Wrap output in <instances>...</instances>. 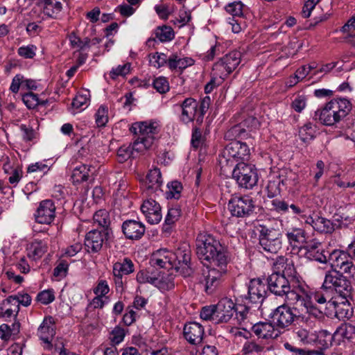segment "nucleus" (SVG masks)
Returning a JSON list of instances; mask_svg holds the SVG:
<instances>
[{
	"instance_id": "nucleus-1",
	"label": "nucleus",
	"mask_w": 355,
	"mask_h": 355,
	"mask_svg": "<svg viewBox=\"0 0 355 355\" xmlns=\"http://www.w3.org/2000/svg\"><path fill=\"white\" fill-rule=\"evenodd\" d=\"M196 254L207 271H203L200 282L207 295L215 293L227 273L228 255L226 248L210 234L196 241Z\"/></svg>"
},
{
	"instance_id": "nucleus-2",
	"label": "nucleus",
	"mask_w": 355,
	"mask_h": 355,
	"mask_svg": "<svg viewBox=\"0 0 355 355\" xmlns=\"http://www.w3.org/2000/svg\"><path fill=\"white\" fill-rule=\"evenodd\" d=\"M267 288L276 296L285 297V301L293 306H309V299L298 292L296 288L281 272H272L266 279Z\"/></svg>"
},
{
	"instance_id": "nucleus-3",
	"label": "nucleus",
	"mask_w": 355,
	"mask_h": 355,
	"mask_svg": "<svg viewBox=\"0 0 355 355\" xmlns=\"http://www.w3.org/2000/svg\"><path fill=\"white\" fill-rule=\"evenodd\" d=\"M352 107L347 98H334L315 112L313 119L324 125H334L349 114Z\"/></svg>"
},
{
	"instance_id": "nucleus-4",
	"label": "nucleus",
	"mask_w": 355,
	"mask_h": 355,
	"mask_svg": "<svg viewBox=\"0 0 355 355\" xmlns=\"http://www.w3.org/2000/svg\"><path fill=\"white\" fill-rule=\"evenodd\" d=\"M250 148L245 143L238 140L227 144L218 156V164L221 173L227 174L241 160H248Z\"/></svg>"
},
{
	"instance_id": "nucleus-5",
	"label": "nucleus",
	"mask_w": 355,
	"mask_h": 355,
	"mask_svg": "<svg viewBox=\"0 0 355 355\" xmlns=\"http://www.w3.org/2000/svg\"><path fill=\"white\" fill-rule=\"evenodd\" d=\"M321 288L334 292L340 299L352 298L353 287L351 281L337 269L326 272Z\"/></svg>"
},
{
	"instance_id": "nucleus-6",
	"label": "nucleus",
	"mask_w": 355,
	"mask_h": 355,
	"mask_svg": "<svg viewBox=\"0 0 355 355\" xmlns=\"http://www.w3.org/2000/svg\"><path fill=\"white\" fill-rule=\"evenodd\" d=\"M290 304L286 302L277 306L270 314V319L280 334L282 331L289 330L290 327L293 325L300 316L297 308L291 307Z\"/></svg>"
},
{
	"instance_id": "nucleus-7",
	"label": "nucleus",
	"mask_w": 355,
	"mask_h": 355,
	"mask_svg": "<svg viewBox=\"0 0 355 355\" xmlns=\"http://www.w3.org/2000/svg\"><path fill=\"white\" fill-rule=\"evenodd\" d=\"M259 244L262 250L269 254H277L282 248V234L279 229L260 225Z\"/></svg>"
},
{
	"instance_id": "nucleus-8",
	"label": "nucleus",
	"mask_w": 355,
	"mask_h": 355,
	"mask_svg": "<svg viewBox=\"0 0 355 355\" xmlns=\"http://www.w3.org/2000/svg\"><path fill=\"white\" fill-rule=\"evenodd\" d=\"M173 267L184 277L193 276L195 272L193 263L191 261V250L189 243L184 242L172 252Z\"/></svg>"
},
{
	"instance_id": "nucleus-9",
	"label": "nucleus",
	"mask_w": 355,
	"mask_h": 355,
	"mask_svg": "<svg viewBox=\"0 0 355 355\" xmlns=\"http://www.w3.org/2000/svg\"><path fill=\"white\" fill-rule=\"evenodd\" d=\"M232 178L238 184L245 189H252L258 182L257 169L254 165L240 162L231 170Z\"/></svg>"
},
{
	"instance_id": "nucleus-10",
	"label": "nucleus",
	"mask_w": 355,
	"mask_h": 355,
	"mask_svg": "<svg viewBox=\"0 0 355 355\" xmlns=\"http://www.w3.org/2000/svg\"><path fill=\"white\" fill-rule=\"evenodd\" d=\"M241 60V53L232 51L214 64L212 69L214 74L225 80L239 66Z\"/></svg>"
},
{
	"instance_id": "nucleus-11",
	"label": "nucleus",
	"mask_w": 355,
	"mask_h": 355,
	"mask_svg": "<svg viewBox=\"0 0 355 355\" xmlns=\"http://www.w3.org/2000/svg\"><path fill=\"white\" fill-rule=\"evenodd\" d=\"M228 209L233 216L248 217L254 212V201L252 197L248 195L234 196L229 200Z\"/></svg>"
},
{
	"instance_id": "nucleus-12",
	"label": "nucleus",
	"mask_w": 355,
	"mask_h": 355,
	"mask_svg": "<svg viewBox=\"0 0 355 355\" xmlns=\"http://www.w3.org/2000/svg\"><path fill=\"white\" fill-rule=\"evenodd\" d=\"M257 309L254 308V305L248 303V302L242 299L241 303L237 300V302L235 303V318L234 320H236V324L240 325L243 330H246L254 322V312Z\"/></svg>"
},
{
	"instance_id": "nucleus-13",
	"label": "nucleus",
	"mask_w": 355,
	"mask_h": 355,
	"mask_svg": "<svg viewBox=\"0 0 355 355\" xmlns=\"http://www.w3.org/2000/svg\"><path fill=\"white\" fill-rule=\"evenodd\" d=\"M112 234L100 231L94 228L89 231L85 236L84 246L88 253H98L111 238Z\"/></svg>"
},
{
	"instance_id": "nucleus-14",
	"label": "nucleus",
	"mask_w": 355,
	"mask_h": 355,
	"mask_svg": "<svg viewBox=\"0 0 355 355\" xmlns=\"http://www.w3.org/2000/svg\"><path fill=\"white\" fill-rule=\"evenodd\" d=\"M266 293V284L259 278L253 279L249 282L248 294L241 296V298L254 305V308H259L263 301Z\"/></svg>"
},
{
	"instance_id": "nucleus-15",
	"label": "nucleus",
	"mask_w": 355,
	"mask_h": 355,
	"mask_svg": "<svg viewBox=\"0 0 355 355\" xmlns=\"http://www.w3.org/2000/svg\"><path fill=\"white\" fill-rule=\"evenodd\" d=\"M281 275L284 276L286 279L289 281L291 285L294 286L298 292H302V294L310 299V291L309 286L303 281L302 277L297 272L293 260H291L285 266V268L281 272Z\"/></svg>"
},
{
	"instance_id": "nucleus-16",
	"label": "nucleus",
	"mask_w": 355,
	"mask_h": 355,
	"mask_svg": "<svg viewBox=\"0 0 355 355\" xmlns=\"http://www.w3.org/2000/svg\"><path fill=\"white\" fill-rule=\"evenodd\" d=\"M331 267L334 269L339 268L343 274H351L352 270H355V265L349 255L347 250H335L329 254Z\"/></svg>"
},
{
	"instance_id": "nucleus-17",
	"label": "nucleus",
	"mask_w": 355,
	"mask_h": 355,
	"mask_svg": "<svg viewBox=\"0 0 355 355\" xmlns=\"http://www.w3.org/2000/svg\"><path fill=\"white\" fill-rule=\"evenodd\" d=\"M134 271V264L132 261L125 258L121 262H116L113 265L114 282L116 291L122 293L123 291V276L128 275Z\"/></svg>"
},
{
	"instance_id": "nucleus-18",
	"label": "nucleus",
	"mask_w": 355,
	"mask_h": 355,
	"mask_svg": "<svg viewBox=\"0 0 355 355\" xmlns=\"http://www.w3.org/2000/svg\"><path fill=\"white\" fill-rule=\"evenodd\" d=\"M55 209L53 200L41 201L34 215L35 221L40 224L50 225L55 218Z\"/></svg>"
},
{
	"instance_id": "nucleus-19",
	"label": "nucleus",
	"mask_w": 355,
	"mask_h": 355,
	"mask_svg": "<svg viewBox=\"0 0 355 355\" xmlns=\"http://www.w3.org/2000/svg\"><path fill=\"white\" fill-rule=\"evenodd\" d=\"M216 323H226L229 322L234 315L235 303L227 297L221 299L216 304Z\"/></svg>"
},
{
	"instance_id": "nucleus-20",
	"label": "nucleus",
	"mask_w": 355,
	"mask_h": 355,
	"mask_svg": "<svg viewBox=\"0 0 355 355\" xmlns=\"http://www.w3.org/2000/svg\"><path fill=\"white\" fill-rule=\"evenodd\" d=\"M250 328L258 338L263 340L277 339L280 334L272 320L270 322L253 323Z\"/></svg>"
},
{
	"instance_id": "nucleus-21",
	"label": "nucleus",
	"mask_w": 355,
	"mask_h": 355,
	"mask_svg": "<svg viewBox=\"0 0 355 355\" xmlns=\"http://www.w3.org/2000/svg\"><path fill=\"white\" fill-rule=\"evenodd\" d=\"M141 211L144 214L148 223L151 225L157 224L162 220L161 207L153 199L144 200L141 206Z\"/></svg>"
},
{
	"instance_id": "nucleus-22",
	"label": "nucleus",
	"mask_w": 355,
	"mask_h": 355,
	"mask_svg": "<svg viewBox=\"0 0 355 355\" xmlns=\"http://www.w3.org/2000/svg\"><path fill=\"white\" fill-rule=\"evenodd\" d=\"M160 127L155 121H141L134 123L130 128V131L134 135H139V137H151L155 139V135H157Z\"/></svg>"
},
{
	"instance_id": "nucleus-23",
	"label": "nucleus",
	"mask_w": 355,
	"mask_h": 355,
	"mask_svg": "<svg viewBox=\"0 0 355 355\" xmlns=\"http://www.w3.org/2000/svg\"><path fill=\"white\" fill-rule=\"evenodd\" d=\"M202 325L196 322L185 324L183 329L184 338L191 345H197L202 343L204 336Z\"/></svg>"
},
{
	"instance_id": "nucleus-24",
	"label": "nucleus",
	"mask_w": 355,
	"mask_h": 355,
	"mask_svg": "<svg viewBox=\"0 0 355 355\" xmlns=\"http://www.w3.org/2000/svg\"><path fill=\"white\" fill-rule=\"evenodd\" d=\"M122 232L127 239L139 240L144 234L146 227L144 225L135 220H126L121 226Z\"/></svg>"
},
{
	"instance_id": "nucleus-25",
	"label": "nucleus",
	"mask_w": 355,
	"mask_h": 355,
	"mask_svg": "<svg viewBox=\"0 0 355 355\" xmlns=\"http://www.w3.org/2000/svg\"><path fill=\"white\" fill-rule=\"evenodd\" d=\"M182 110L180 121L184 123L196 121L198 117V102L193 98H187L180 104Z\"/></svg>"
},
{
	"instance_id": "nucleus-26",
	"label": "nucleus",
	"mask_w": 355,
	"mask_h": 355,
	"mask_svg": "<svg viewBox=\"0 0 355 355\" xmlns=\"http://www.w3.org/2000/svg\"><path fill=\"white\" fill-rule=\"evenodd\" d=\"M341 302H338L337 297L335 300V303L332 305L329 311L326 312L327 315H332L336 317L340 320H345L349 319L353 314V311L348 299H341Z\"/></svg>"
},
{
	"instance_id": "nucleus-27",
	"label": "nucleus",
	"mask_w": 355,
	"mask_h": 355,
	"mask_svg": "<svg viewBox=\"0 0 355 355\" xmlns=\"http://www.w3.org/2000/svg\"><path fill=\"white\" fill-rule=\"evenodd\" d=\"M172 252L166 249H161L153 254V257L150 259V264L153 267H159L160 268L171 269L173 268L172 260Z\"/></svg>"
},
{
	"instance_id": "nucleus-28",
	"label": "nucleus",
	"mask_w": 355,
	"mask_h": 355,
	"mask_svg": "<svg viewBox=\"0 0 355 355\" xmlns=\"http://www.w3.org/2000/svg\"><path fill=\"white\" fill-rule=\"evenodd\" d=\"M54 323L55 321L52 316L46 317L37 329L38 336L44 343H48L49 347H52L49 338L55 333Z\"/></svg>"
},
{
	"instance_id": "nucleus-29",
	"label": "nucleus",
	"mask_w": 355,
	"mask_h": 355,
	"mask_svg": "<svg viewBox=\"0 0 355 355\" xmlns=\"http://www.w3.org/2000/svg\"><path fill=\"white\" fill-rule=\"evenodd\" d=\"M93 225L96 226L100 231L103 232H108L112 234V230L110 227V214L105 209H100L95 212L93 216Z\"/></svg>"
},
{
	"instance_id": "nucleus-30",
	"label": "nucleus",
	"mask_w": 355,
	"mask_h": 355,
	"mask_svg": "<svg viewBox=\"0 0 355 355\" xmlns=\"http://www.w3.org/2000/svg\"><path fill=\"white\" fill-rule=\"evenodd\" d=\"M355 334V327L350 324L343 323L337 327L334 331V336L335 338V344L340 345L341 343L345 340L349 341Z\"/></svg>"
},
{
	"instance_id": "nucleus-31",
	"label": "nucleus",
	"mask_w": 355,
	"mask_h": 355,
	"mask_svg": "<svg viewBox=\"0 0 355 355\" xmlns=\"http://www.w3.org/2000/svg\"><path fill=\"white\" fill-rule=\"evenodd\" d=\"M182 211L179 207H174L168 210V213L162 225V232L167 236L170 235L175 223L180 219Z\"/></svg>"
},
{
	"instance_id": "nucleus-32",
	"label": "nucleus",
	"mask_w": 355,
	"mask_h": 355,
	"mask_svg": "<svg viewBox=\"0 0 355 355\" xmlns=\"http://www.w3.org/2000/svg\"><path fill=\"white\" fill-rule=\"evenodd\" d=\"M48 245L46 243L42 240L35 239L31 242L27 247V255L33 260L40 259L47 251Z\"/></svg>"
},
{
	"instance_id": "nucleus-33",
	"label": "nucleus",
	"mask_w": 355,
	"mask_h": 355,
	"mask_svg": "<svg viewBox=\"0 0 355 355\" xmlns=\"http://www.w3.org/2000/svg\"><path fill=\"white\" fill-rule=\"evenodd\" d=\"M146 186L148 190L156 191L159 189L162 184V174L158 168L151 169L148 173L146 178Z\"/></svg>"
},
{
	"instance_id": "nucleus-34",
	"label": "nucleus",
	"mask_w": 355,
	"mask_h": 355,
	"mask_svg": "<svg viewBox=\"0 0 355 355\" xmlns=\"http://www.w3.org/2000/svg\"><path fill=\"white\" fill-rule=\"evenodd\" d=\"M39 6L44 15L51 18L55 17L62 9L61 3L55 0H39Z\"/></svg>"
},
{
	"instance_id": "nucleus-35",
	"label": "nucleus",
	"mask_w": 355,
	"mask_h": 355,
	"mask_svg": "<svg viewBox=\"0 0 355 355\" xmlns=\"http://www.w3.org/2000/svg\"><path fill=\"white\" fill-rule=\"evenodd\" d=\"M94 168L92 166H87L86 164H82L79 166L76 167L72 172L71 179L73 183H82L89 180L92 172V169Z\"/></svg>"
},
{
	"instance_id": "nucleus-36",
	"label": "nucleus",
	"mask_w": 355,
	"mask_h": 355,
	"mask_svg": "<svg viewBox=\"0 0 355 355\" xmlns=\"http://www.w3.org/2000/svg\"><path fill=\"white\" fill-rule=\"evenodd\" d=\"M298 175L290 169H283L280 171L278 180L286 187H293L297 185Z\"/></svg>"
},
{
	"instance_id": "nucleus-37",
	"label": "nucleus",
	"mask_w": 355,
	"mask_h": 355,
	"mask_svg": "<svg viewBox=\"0 0 355 355\" xmlns=\"http://www.w3.org/2000/svg\"><path fill=\"white\" fill-rule=\"evenodd\" d=\"M330 293L331 292L329 290L322 289V291L315 292L313 295L315 301L319 304H325V309L327 312L330 311L332 305L334 304V301L336 298V297H333Z\"/></svg>"
},
{
	"instance_id": "nucleus-38",
	"label": "nucleus",
	"mask_w": 355,
	"mask_h": 355,
	"mask_svg": "<svg viewBox=\"0 0 355 355\" xmlns=\"http://www.w3.org/2000/svg\"><path fill=\"white\" fill-rule=\"evenodd\" d=\"M314 230L323 234H331L334 230V225L331 220L322 217L317 216L315 220H312Z\"/></svg>"
},
{
	"instance_id": "nucleus-39",
	"label": "nucleus",
	"mask_w": 355,
	"mask_h": 355,
	"mask_svg": "<svg viewBox=\"0 0 355 355\" xmlns=\"http://www.w3.org/2000/svg\"><path fill=\"white\" fill-rule=\"evenodd\" d=\"M286 236L289 244L294 246L304 243L306 240V232L301 228H292L287 231Z\"/></svg>"
},
{
	"instance_id": "nucleus-40",
	"label": "nucleus",
	"mask_w": 355,
	"mask_h": 355,
	"mask_svg": "<svg viewBox=\"0 0 355 355\" xmlns=\"http://www.w3.org/2000/svg\"><path fill=\"white\" fill-rule=\"evenodd\" d=\"M317 345L321 349H326L335 343L334 334L327 330L319 331L316 339Z\"/></svg>"
},
{
	"instance_id": "nucleus-41",
	"label": "nucleus",
	"mask_w": 355,
	"mask_h": 355,
	"mask_svg": "<svg viewBox=\"0 0 355 355\" xmlns=\"http://www.w3.org/2000/svg\"><path fill=\"white\" fill-rule=\"evenodd\" d=\"M153 143L154 139L151 137H138V138L135 140L133 144H131V147L135 154L149 149L151 148Z\"/></svg>"
},
{
	"instance_id": "nucleus-42",
	"label": "nucleus",
	"mask_w": 355,
	"mask_h": 355,
	"mask_svg": "<svg viewBox=\"0 0 355 355\" xmlns=\"http://www.w3.org/2000/svg\"><path fill=\"white\" fill-rule=\"evenodd\" d=\"M293 333L297 339L304 344H310L315 340V336L311 331V329L297 327L293 329Z\"/></svg>"
},
{
	"instance_id": "nucleus-43",
	"label": "nucleus",
	"mask_w": 355,
	"mask_h": 355,
	"mask_svg": "<svg viewBox=\"0 0 355 355\" xmlns=\"http://www.w3.org/2000/svg\"><path fill=\"white\" fill-rule=\"evenodd\" d=\"M315 126L307 123L299 130V137L304 143H309L315 137Z\"/></svg>"
},
{
	"instance_id": "nucleus-44",
	"label": "nucleus",
	"mask_w": 355,
	"mask_h": 355,
	"mask_svg": "<svg viewBox=\"0 0 355 355\" xmlns=\"http://www.w3.org/2000/svg\"><path fill=\"white\" fill-rule=\"evenodd\" d=\"M155 37L162 42H168L174 38V31L171 26H158L155 31Z\"/></svg>"
},
{
	"instance_id": "nucleus-45",
	"label": "nucleus",
	"mask_w": 355,
	"mask_h": 355,
	"mask_svg": "<svg viewBox=\"0 0 355 355\" xmlns=\"http://www.w3.org/2000/svg\"><path fill=\"white\" fill-rule=\"evenodd\" d=\"M248 135L246 130L241 124H237L230 128L225 134L227 140L235 141L237 138H244Z\"/></svg>"
},
{
	"instance_id": "nucleus-46",
	"label": "nucleus",
	"mask_w": 355,
	"mask_h": 355,
	"mask_svg": "<svg viewBox=\"0 0 355 355\" xmlns=\"http://www.w3.org/2000/svg\"><path fill=\"white\" fill-rule=\"evenodd\" d=\"M168 191H166L167 198L179 199L183 189L182 184L178 180H173L167 184Z\"/></svg>"
},
{
	"instance_id": "nucleus-47",
	"label": "nucleus",
	"mask_w": 355,
	"mask_h": 355,
	"mask_svg": "<svg viewBox=\"0 0 355 355\" xmlns=\"http://www.w3.org/2000/svg\"><path fill=\"white\" fill-rule=\"evenodd\" d=\"M22 101L28 109H34L39 105H45L46 101H40L37 94L32 92L22 96Z\"/></svg>"
},
{
	"instance_id": "nucleus-48",
	"label": "nucleus",
	"mask_w": 355,
	"mask_h": 355,
	"mask_svg": "<svg viewBox=\"0 0 355 355\" xmlns=\"http://www.w3.org/2000/svg\"><path fill=\"white\" fill-rule=\"evenodd\" d=\"M329 254L328 251L321 248L320 250H317L306 257L310 260L315 261L320 263H327L328 261H330Z\"/></svg>"
},
{
	"instance_id": "nucleus-49",
	"label": "nucleus",
	"mask_w": 355,
	"mask_h": 355,
	"mask_svg": "<svg viewBox=\"0 0 355 355\" xmlns=\"http://www.w3.org/2000/svg\"><path fill=\"white\" fill-rule=\"evenodd\" d=\"M156 13L162 20L168 19V16L173 12L174 7L170 3H159L154 7Z\"/></svg>"
},
{
	"instance_id": "nucleus-50",
	"label": "nucleus",
	"mask_w": 355,
	"mask_h": 355,
	"mask_svg": "<svg viewBox=\"0 0 355 355\" xmlns=\"http://www.w3.org/2000/svg\"><path fill=\"white\" fill-rule=\"evenodd\" d=\"M118 161L123 163L130 158H135L136 155L131 147V144L128 146L123 145L117 150Z\"/></svg>"
},
{
	"instance_id": "nucleus-51",
	"label": "nucleus",
	"mask_w": 355,
	"mask_h": 355,
	"mask_svg": "<svg viewBox=\"0 0 355 355\" xmlns=\"http://www.w3.org/2000/svg\"><path fill=\"white\" fill-rule=\"evenodd\" d=\"M210 103H211L210 97L205 96L202 99L200 105H198V115L196 119V122L198 124H200L202 123L204 116L209 107Z\"/></svg>"
},
{
	"instance_id": "nucleus-52",
	"label": "nucleus",
	"mask_w": 355,
	"mask_h": 355,
	"mask_svg": "<svg viewBox=\"0 0 355 355\" xmlns=\"http://www.w3.org/2000/svg\"><path fill=\"white\" fill-rule=\"evenodd\" d=\"M244 5L241 1H234L225 6L226 11L233 17H241L243 15Z\"/></svg>"
},
{
	"instance_id": "nucleus-53",
	"label": "nucleus",
	"mask_w": 355,
	"mask_h": 355,
	"mask_svg": "<svg viewBox=\"0 0 355 355\" xmlns=\"http://www.w3.org/2000/svg\"><path fill=\"white\" fill-rule=\"evenodd\" d=\"M152 85L160 94H165L169 90V84L165 77L160 76L153 80Z\"/></svg>"
},
{
	"instance_id": "nucleus-54",
	"label": "nucleus",
	"mask_w": 355,
	"mask_h": 355,
	"mask_svg": "<svg viewBox=\"0 0 355 355\" xmlns=\"http://www.w3.org/2000/svg\"><path fill=\"white\" fill-rule=\"evenodd\" d=\"M150 63L155 68H160L165 65L167 62V55L162 53H155L149 55Z\"/></svg>"
},
{
	"instance_id": "nucleus-55",
	"label": "nucleus",
	"mask_w": 355,
	"mask_h": 355,
	"mask_svg": "<svg viewBox=\"0 0 355 355\" xmlns=\"http://www.w3.org/2000/svg\"><path fill=\"white\" fill-rule=\"evenodd\" d=\"M6 300L9 303L12 300H15L19 305L21 304L24 306H28L31 303V297L28 293H18L17 295L9 296Z\"/></svg>"
},
{
	"instance_id": "nucleus-56",
	"label": "nucleus",
	"mask_w": 355,
	"mask_h": 355,
	"mask_svg": "<svg viewBox=\"0 0 355 355\" xmlns=\"http://www.w3.org/2000/svg\"><path fill=\"white\" fill-rule=\"evenodd\" d=\"M205 141V138L202 136L200 129L199 128L195 127L192 131L191 136V145L192 146L197 149L204 144Z\"/></svg>"
},
{
	"instance_id": "nucleus-57",
	"label": "nucleus",
	"mask_w": 355,
	"mask_h": 355,
	"mask_svg": "<svg viewBox=\"0 0 355 355\" xmlns=\"http://www.w3.org/2000/svg\"><path fill=\"white\" fill-rule=\"evenodd\" d=\"M281 182L279 180H270L266 187L267 196L270 198H272L280 194Z\"/></svg>"
},
{
	"instance_id": "nucleus-58",
	"label": "nucleus",
	"mask_w": 355,
	"mask_h": 355,
	"mask_svg": "<svg viewBox=\"0 0 355 355\" xmlns=\"http://www.w3.org/2000/svg\"><path fill=\"white\" fill-rule=\"evenodd\" d=\"M263 347L254 341H247L243 344L241 352L243 355H249L253 352H261Z\"/></svg>"
},
{
	"instance_id": "nucleus-59",
	"label": "nucleus",
	"mask_w": 355,
	"mask_h": 355,
	"mask_svg": "<svg viewBox=\"0 0 355 355\" xmlns=\"http://www.w3.org/2000/svg\"><path fill=\"white\" fill-rule=\"evenodd\" d=\"M158 279L155 276H150L148 270H140L137 275V281L139 284L150 283L155 284Z\"/></svg>"
},
{
	"instance_id": "nucleus-60",
	"label": "nucleus",
	"mask_w": 355,
	"mask_h": 355,
	"mask_svg": "<svg viewBox=\"0 0 355 355\" xmlns=\"http://www.w3.org/2000/svg\"><path fill=\"white\" fill-rule=\"evenodd\" d=\"M108 121L107 109L101 105L96 113V123L98 127H104Z\"/></svg>"
},
{
	"instance_id": "nucleus-61",
	"label": "nucleus",
	"mask_w": 355,
	"mask_h": 355,
	"mask_svg": "<svg viewBox=\"0 0 355 355\" xmlns=\"http://www.w3.org/2000/svg\"><path fill=\"white\" fill-rule=\"evenodd\" d=\"M125 337V331L124 329L119 327L116 326L114 328V329L110 332V339L112 343V345H117L122 342Z\"/></svg>"
},
{
	"instance_id": "nucleus-62",
	"label": "nucleus",
	"mask_w": 355,
	"mask_h": 355,
	"mask_svg": "<svg viewBox=\"0 0 355 355\" xmlns=\"http://www.w3.org/2000/svg\"><path fill=\"white\" fill-rule=\"evenodd\" d=\"M130 64L126 63L123 65H119L116 68H113L112 71L110 72V78L114 80L118 76H125L130 72Z\"/></svg>"
},
{
	"instance_id": "nucleus-63",
	"label": "nucleus",
	"mask_w": 355,
	"mask_h": 355,
	"mask_svg": "<svg viewBox=\"0 0 355 355\" xmlns=\"http://www.w3.org/2000/svg\"><path fill=\"white\" fill-rule=\"evenodd\" d=\"M214 307H216V304L202 307L200 311V318L204 320L215 321L216 309Z\"/></svg>"
},
{
	"instance_id": "nucleus-64",
	"label": "nucleus",
	"mask_w": 355,
	"mask_h": 355,
	"mask_svg": "<svg viewBox=\"0 0 355 355\" xmlns=\"http://www.w3.org/2000/svg\"><path fill=\"white\" fill-rule=\"evenodd\" d=\"M48 166L42 162H36L29 165L27 168V173H38L40 176L46 173L49 171Z\"/></svg>"
}]
</instances>
